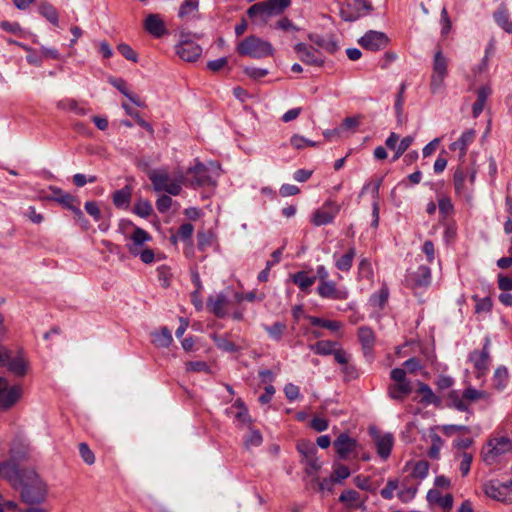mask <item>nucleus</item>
Masks as SVG:
<instances>
[{
	"mask_svg": "<svg viewBox=\"0 0 512 512\" xmlns=\"http://www.w3.org/2000/svg\"><path fill=\"white\" fill-rule=\"evenodd\" d=\"M148 178L156 192H165L172 196H177L182 191V186L186 183L185 175L182 170H177L173 175L165 168L154 169L148 172Z\"/></svg>",
	"mask_w": 512,
	"mask_h": 512,
	"instance_id": "obj_1",
	"label": "nucleus"
},
{
	"mask_svg": "<svg viewBox=\"0 0 512 512\" xmlns=\"http://www.w3.org/2000/svg\"><path fill=\"white\" fill-rule=\"evenodd\" d=\"M512 452V440L508 436L495 435L483 445L480 457L489 466L501 463Z\"/></svg>",
	"mask_w": 512,
	"mask_h": 512,
	"instance_id": "obj_2",
	"label": "nucleus"
},
{
	"mask_svg": "<svg viewBox=\"0 0 512 512\" xmlns=\"http://www.w3.org/2000/svg\"><path fill=\"white\" fill-rule=\"evenodd\" d=\"M476 178V169L473 166L461 163L453 174V186L455 194L468 204L473 201V186Z\"/></svg>",
	"mask_w": 512,
	"mask_h": 512,
	"instance_id": "obj_3",
	"label": "nucleus"
},
{
	"mask_svg": "<svg viewBox=\"0 0 512 512\" xmlns=\"http://www.w3.org/2000/svg\"><path fill=\"white\" fill-rule=\"evenodd\" d=\"M18 485L21 486L22 499L27 503H39L46 496V484L34 471H24Z\"/></svg>",
	"mask_w": 512,
	"mask_h": 512,
	"instance_id": "obj_4",
	"label": "nucleus"
},
{
	"mask_svg": "<svg viewBox=\"0 0 512 512\" xmlns=\"http://www.w3.org/2000/svg\"><path fill=\"white\" fill-rule=\"evenodd\" d=\"M236 51L242 56H249L255 59H261L274 54L272 44L257 36L250 35L240 41L236 46Z\"/></svg>",
	"mask_w": 512,
	"mask_h": 512,
	"instance_id": "obj_5",
	"label": "nucleus"
},
{
	"mask_svg": "<svg viewBox=\"0 0 512 512\" xmlns=\"http://www.w3.org/2000/svg\"><path fill=\"white\" fill-rule=\"evenodd\" d=\"M291 0H265L253 4L248 10L250 18H256L262 23H267L270 18L280 15L290 5Z\"/></svg>",
	"mask_w": 512,
	"mask_h": 512,
	"instance_id": "obj_6",
	"label": "nucleus"
},
{
	"mask_svg": "<svg viewBox=\"0 0 512 512\" xmlns=\"http://www.w3.org/2000/svg\"><path fill=\"white\" fill-rule=\"evenodd\" d=\"M483 491L491 499L512 503V479L507 482L488 481L484 484Z\"/></svg>",
	"mask_w": 512,
	"mask_h": 512,
	"instance_id": "obj_7",
	"label": "nucleus"
},
{
	"mask_svg": "<svg viewBox=\"0 0 512 512\" xmlns=\"http://www.w3.org/2000/svg\"><path fill=\"white\" fill-rule=\"evenodd\" d=\"M190 34L181 31L180 42L176 46L177 55L184 61L194 62L202 54V48L200 45L189 39Z\"/></svg>",
	"mask_w": 512,
	"mask_h": 512,
	"instance_id": "obj_8",
	"label": "nucleus"
},
{
	"mask_svg": "<svg viewBox=\"0 0 512 512\" xmlns=\"http://www.w3.org/2000/svg\"><path fill=\"white\" fill-rule=\"evenodd\" d=\"M50 190L52 191L53 195L48 199L56 201L63 205L65 208L71 210L77 221L86 222L84 215L79 208V201L76 197L70 193L64 192L62 189L57 187H50Z\"/></svg>",
	"mask_w": 512,
	"mask_h": 512,
	"instance_id": "obj_9",
	"label": "nucleus"
},
{
	"mask_svg": "<svg viewBox=\"0 0 512 512\" xmlns=\"http://www.w3.org/2000/svg\"><path fill=\"white\" fill-rule=\"evenodd\" d=\"M185 179L193 187L214 184L209 169L199 161H196L195 165L186 171Z\"/></svg>",
	"mask_w": 512,
	"mask_h": 512,
	"instance_id": "obj_10",
	"label": "nucleus"
},
{
	"mask_svg": "<svg viewBox=\"0 0 512 512\" xmlns=\"http://www.w3.org/2000/svg\"><path fill=\"white\" fill-rule=\"evenodd\" d=\"M22 394L21 386H9L7 380L0 377V410H6L15 405Z\"/></svg>",
	"mask_w": 512,
	"mask_h": 512,
	"instance_id": "obj_11",
	"label": "nucleus"
},
{
	"mask_svg": "<svg viewBox=\"0 0 512 512\" xmlns=\"http://www.w3.org/2000/svg\"><path fill=\"white\" fill-rule=\"evenodd\" d=\"M406 285L417 293L420 289L427 288L431 283V269L421 265L415 271H409L406 275Z\"/></svg>",
	"mask_w": 512,
	"mask_h": 512,
	"instance_id": "obj_12",
	"label": "nucleus"
},
{
	"mask_svg": "<svg viewBox=\"0 0 512 512\" xmlns=\"http://www.w3.org/2000/svg\"><path fill=\"white\" fill-rule=\"evenodd\" d=\"M334 447L339 458L347 460L351 456H358V442L351 438L348 434H340L334 441Z\"/></svg>",
	"mask_w": 512,
	"mask_h": 512,
	"instance_id": "obj_13",
	"label": "nucleus"
},
{
	"mask_svg": "<svg viewBox=\"0 0 512 512\" xmlns=\"http://www.w3.org/2000/svg\"><path fill=\"white\" fill-rule=\"evenodd\" d=\"M389 43L388 37L379 31L370 30L366 32L359 40L358 44L369 51H378L384 49Z\"/></svg>",
	"mask_w": 512,
	"mask_h": 512,
	"instance_id": "obj_14",
	"label": "nucleus"
},
{
	"mask_svg": "<svg viewBox=\"0 0 512 512\" xmlns=\"http://www.w3.org/2000/svg\"><path fill=\"white\" fill-rule=\"evenodd\" d=\"M340 211V206L334 201H327L322 207L317 209L312 217V223L315 226H322L331 223Z\"/></svg>",
	"mask_w": 512,
	"mask_h": 512,
	"instance_id": "obj_15",
	"label": "nucleus"
},
{
	"mask_svg": "<svg viewBox=\"0 0 512 512\" xmlns=\"http://www.w3.org/2000/svg\"><path fill=\"white\" fill-rule=\"evenodd\" d=\"M294 50L298 54L300 60L305 64L322 66L324 63L322 54L318 50L313 47H309L304 43L296 44L294 46Z\"/></svg>",
	"mask_w": 512,
	"mask_h": 512,
	"instance_id": "obj_16",
	"label": "nucleus"
},
{
	"mask_svg": "<svg viewBox=\"0 0 512 512\" xmlns=\"http://www.w3.org/2000/svg\"><path fill=\"white\" fill-rule=\"evenodd\" d=\"M317 293L321 298L332 300H346L348 298V291L337 287L334 281L319 283Z\"/></svg>",
	"mask_w": 512,
	"mask_h": 512,
	"instance_id": "obj_17",
	"label": "nucleus"
},
{
	"mask_svg": "<svg viewBox=\"0 0 512 512\" xmlns=\"http://www.w3.org/2000/svg\"><path fill=\"white\" fill-rule=\"evenodd\" d=\"M348 6L353 8L355 11L350 12L347 9L342 8L340 13L341 17L345 21H355L361 16L372 11V5L368 0H353Z\"/></svg>",
	"mask_w": 512,
	"mask_h": 512,
	"instance_id": "obj_18",
	"label": "nucleus"
},
{
	"mask_svg": "<svg viewBox=\"0 0 512 512\" xmlns=\"http://www.w3.org/2000/svg\"><path fill=\"white\" fill-rule=\"evenodd\" d=\"M152 239L151 235L140 227H135L132 234L129 236V243L127 244L128 251L137 256L141 252L144 244Z\"/></svg>",
	"mask_w": 512,
	"mask_h": 512,
	"instance_id": "obj_19",
	"label": "nucleus"
},
{
	"mask_svg": "<svg viewBox=\"0 0 512 512\" xmlns=\"http://www.w3.org/2000/svg\"><path fill=\"white\" fill-rule=\"evenodd\" d=\"M199 0H184L178 9V17L181 21L187 23L201 18L199 12Z\"/></svg>",
	"mask_w": 512,
	"mask_h": 512,
	"instance_id": "obj_20",
	"label": "nucleus"
},
{
	"mask_svg": "<svg viewBox=\"0 0 512 512\" xmlns=\"http://www.w3.org/2000/svg\"><path fill=\"white\" fill-rule=\"evenodd\" d=\"M371 435L375 441L378 455L387 459L393 446V435L390 433L381 435L376 429H371Z\"/></svg>",
	"mask_w": 512,
	"mask_h": 512,
	"instance_id": "obj_21",
	"label": "nucleus"
},
{
	"mask_svg": "<svg viewBox=\"0 0 512 512\" xmlns=\"http://www.w3.org/2000/svg\"><path fill=\"white\" fill-rule=\"evenodd\" d=\"M470 361L477 369L478 374H483L489 366L490 355H489V341L486 342L482 350H475L470 354Z\"/></svg>",
	"mask_w": 512,
	"mask_h": 512,
	"instance_id": "obj_22",
	"label": "nucleus"
},
{
	"mask_svg": "<svg viewBox=\"0 0 512 512\" xmlns=\"http://www.w3.org/2000/svg\"><path fill=\"white\" fill-rule=\"evenodd\" d=\"M427 501L431 505H437L445 512L451 510L453 506V496L451 494L442 495L437 489H430L427 493Z\"/></svg>",
	"mask_w": 512,
	"mask_h": 512,
	"instance_id": "obj_23",
	"label": "nucleus"
},
{
	"mask_svg": "<svg viewBox=\"0 0 512 512\" xmlns=\"http://www.w3.org/2000/svg\"><path fill=\"white\" fill-rule=\"evenodd\" d=\"M24 471H19L14 462L0 463V477L7 479L14 486H18Z\"/></svg>",
	"mask_w": 512,
	"mask_h": 512,
	"instance_id": "obj_24",
	"label": "nucleus"
},
{
	"mask_svg": "<svg viewBox=\"0 0 512 512\" xmlns=\"http://www.w3.org/2000/svg\"><path fill=\"white\" fill-rule=\"evenodd\" d=\"M145 30L154 37H161L166 33L163 20L158 14H149L144 21Z\"/></svg>",
	"mask_w": 512,
	"mask_h": 512,
	"instance_id": "obj_25",
	"label": "nucleus"
},
{
	"mask_svg": "<svg viewBox=\"0 0 512 512\" xmlns=\"http://www.w3.org/2000/svg\"><path fill=\"white\" fill-rule=\"evenodd\" d=\"M228 299L223 294L211 296L207 300L208 309L217 317H224L227 312Z\"/></svg>",
	"mask_w": 512,
	"mask_h": 512,
	"instance_id": "obj_26",
	"label": "nucleus"
},
{
	"mask_svg": "<svg viewBox=\"0 0 512 512\" xmlns=\"http://www.w3.org/2000/svg\"><path fill=\"white\" fill-rule=\"evenodd\" d=\"M358 338L364 354L370 355L376 340L374 331L368 326H361L358 329Z\"/></svg>",
	"mask_w": 512,
	"mask_h": 512,
	"instance_id": "obj_27",
	"label": "nucleus"
},
{
	"mask_svg": "<svg viewBox=\"0 0 512 512\" xmlns=\"http://www.w3.org/2000/svg\"><path fill=\"white\" fill-rule=\"evenodd\" d=\"M411 391V383H392L387 389L389 397L398 401H403Z\"/></svg>",
	"mask_w": 512,
	"mask_h": 512,
	"instance_id": "obj_28",
	"label": "nucleus"
},
{
	"mask_svg": "<svg viewBox=\"0 0 512 512\" xmlns=\"http://www.w3.org/2000/svg\"><path fill=\"white\" fill-rule=\"evenodd\" d=\"M475 138L474 130H467L462 133L461 137L450 145V150L460 151V159L466 154L468 146L473 142Z\"/></svg>",
	"mask_w": 512,
	"mask_h": 512,
	"instance_id": "obj_29",
	"label": "nucleus"
},
{
	"mask_svg": "<svg viewBox=\"0 0 512 512\" xmlns=\"http://www.w3.org/2000/svg\"><path fill=\"white\" fill-rule=\"evenodd\" d=\"M339 501L348 508H361L364 504V500L361 499L360 494L352 489L343 491L339 497Z\"/></svg>",
	"mask_w": 512,
	"mask_h": 512,
	"instance_id": "obj_30",
	"label": "nucleus"
},
{
	"mask_svg": "<svg viewBox=\"0 0 512 512\" xmlns=\"http://www.w3.org/2000/svg\"><path fill=\"white\" fill-rule=\"evenodd\" d=\"M236 408L237 412L235 414V419L240 427H250L252 420L248 413L246 406L244 405L241 399H237L235 403L231 407Z\"/></svg>",
	"mask_w": 512,
	"mask_h": 512,
	"instance_id": "obj_31",
	"label": "nucleus"
},
{
	"mask_svg": "<svg viewBox=\"0 0 512 512\" xmlns=\"http://www.w3.org/2000/svg\"><path fill=\"white\" fill-rule=\"evenodd\" d=\"M132 196V190L130 187L125 186L124 188L117 190L112 195L113 204L117 208H127L130 204Z\"/></svg>",
	"mask_w": 512,
	"mask_h": 512,
	"instance_id": "obj_32",
	"label": "nucleus"
},
{
	"mask_svg": "<svg viewBox=\"0 0 512 512\" xmlns=\"http://www.w3.org/2000/svg\"><path fill=\"white\" fill-rule=\"evenodd\" d=\"M491 94V89L488 86H482L477 90V100L473 104V116L478 117L486 104L488 96Z\"/></svg>",
	"mask_w": 512,
	"mask_h": 512,
	"instance_id": "obj_33",
	"label": "nucleus"
},
{
	"mask_svg": "<svg viewBox=\"0 0 512 512\" xmlns=\"http://www.w3.org/2000/svg\"><path fill=\"white\" fill-rule=\"evenodd\" d=\"M494 20L507 33H512V21L509 19V13L504 6H500L494 12Z\"/></svg>",
	"mask_w": 512,
	"mask_h": 512,
	"instance_id": "obj_34",
	"label": "nucleus"
},
{
	"mask_svg": "<svg viewBox=\"0 0 512 512\" xmlns=\"http://www.w3.org/2000/svg\"><path fill=\"white\" fill-rule=\"evenodd\" d=\"M291 279L302 291H306L316 281L315 276H309L306 271H299L291 275Z\"/></svg>",
	"mask_w": 512,
	"mask_h": 512,
	"instance_id": "obj_35",
	"label": "nucleus"
},
{
	"mask_svg": "<svg viewBox=\"0 0 512 512\" xmlns=\"http://www.w3.org/2000/svg\"><path fill=\"white\" fill-rule=\"evenodd\" d=\"M356 256V250L354 247L348 249V251L341 257L335 260V267L343 272H348L351 267L353 260Z\"/></svg>",
	"mask_w": 512,
	"mask_h": 512,
	"instance_id": "obj_36",
	"label": "nucleus"
},
{
	"mask_svg": "<svg viewBox=\"0 0 512 512\" xmlns=\"http://www.w3.org/2000/svg\"><path fill=\"white\" fill-rule=\"evenodd\" d=\"M39 13L53 25H58L59 16L57 10L50 3L42 2L39 5Z\"/></svg>",
	"mask_w": 512,
	"mask_h": 512,
	"instance_id": "obj_37",
	"label": "nucleus"
},
{
	"mask_svg": "<svg viewBox=\"0 0 512 512\" xmlns=\"http://www.w3.org/2000/svg\"><path fill=\"white\" fill-rule=\"evenodd\" d=\"M153 343L158 347H168L172 341V335L169 329L163 327L159 332H155L152 334Z\"/></svg>",
	"mask_w": 512,
	"mask_h": 512,
	"instance_id": "obj_38",
	"label": "nucleus"
},
{
	"mask_svg": "<svg viewBox=\"0 0 512 512\" xmlns=\"http://www.w3.org/2000/svg\"><path fill=\"white\" fill-rule=\"evenodd\" d=\"M336 345L337 344L335 342L329 340H321L313 345H310L309 347L312 351H314V353L318 355H330L333 354Z\"/></svg>",
	"mask_w": 512,
	"mask_h": 512,
	"instance_id": "obj_39",
	"label": "nucleus"
},
{
	"mask_svg": "<svg viewBox=\"0 0 512 512\" xmlns=\"http://www.w3.org/2000/svg\"><path fill=\"white\" fill-rule=\"evenodd\" d=\"M57 107L62 110L73 111L77 115H86L88 110L84 107L79 106L74 99H64L57 103Z\"/></svg>",
	"mask_w": 512,
	"mask_h": 512,
	"instance_id": "obj_40",
	"label": "nucleus"
},
{
	"mask_svg": "<svg viewBox=\"0 0 512 512\" xmlns=\"http://www.w3.org/2000/svg\"><path fill=\"white\" fill-rule=\"evenodd\" d=\"M308 320L314 326H320L331 331H338L342 327V323L335 320H325L315 316H308Z\"/></svg>",
	"mask_w": 512,
	"mask_h": 512,
	"instance_id": "obj_41",
	"label": "nucleus"
},
{
	"mask_svg": "<svg viewBox=\"0 0 512 512\" xmlns=\"http://www.w3.org/2000/svg\"><path fill=\"white\" fill-rule=\"evenodd\" d=\"M508 370L506 367H498L493 375V384L496 389L503 390L508 383Z\"/></svg>",
	"mask_w": 512,
	"mask_h": 512,
	"instance_id": "obj_42",
	"label": "nucleus"
},
{
	"mask_svg": "<svg viewBox=\"0 0 512 512\" xmlns=\"http://www.w3.org/2000/svg\"><path fill=\"white\" fill-rule=\"evenodd\" d=\"M488 396L489 395L486 391L477 390L472 387L465 389L463 392V397L466 399L468 404L479 400H486L488 399Z\"/></svg>",
	"mask_w": 512,
	"mask_h": 512,
	"instance_id": "obj_43",
	"label": "nucleus"
},
{
	"mask_svg": "<svg viewBox=\"0 0 512 512\" xmlns=\"http://www.w3.org/2000/svg\"><path fill=\"white\" fill-rule=\"evenodd\" d=\"M6 365L8 366L10 371H12L13 373H15L18 376L25 375V373L27 371V363L21 357L16 358V359L10 358L9 362Z\"/></svg>",
	"mask_w": 512,
	"mask_h": 512,
	"instance_id": "obj_44",
	"label": "nucleus"
},
{
	"mask_svg": "<svg viewBox=\"0 0 512 512\" xmlns=\"http://www.w3.org/2000/svg\"><path fill=\"white\" fill-rule=\"evenodd\" d=\"M193 231L194 227L191 223H184L179 227L177 234L171 237V241L174 244H176L178 239L190 241Z\"/></svg>",
	"mask_w": 512,
	"mask_h": 512,
	"instance_id": "obj_45",
	"label": "nucleus"
},
{
	"mask_svg": "<svg viewBox=\"0 0 512 512\" xmlns=\"http://www.w3.org/2000/svg\"><path fill=\"white\" fill-rule=\"evenodd\" d=\"M433 73L447 75V59L441 51H437L434 55Z\"/></svg>",
	"mask_w": 512,
	"mask_h": 512,
	"instance_id": "obj_46",
	"label": "nucleus"
},
{
	"mask_svg": "<svg viewBox=\"0 0 512 512\" xmlns=\"http://www.w3.org/2000/svg\"><path fill=\"white\" fill-rule=\"evenodd\" d=\"M290 144L296 150H301L306 147H316L317 146L316 142L306 139L305 137H303L299 134H294L291 136Z\"/></svg>",
	"mask_w": 512,
	"mask_h": 512,
	"instance_id": "obj_47",
	"label": "nucleus"
},
{
	"mask_svg": "<svg viewBox=\"0 0 512 512\" xmlns=\"http://www.w3.org/2000/svg\"><path fill=\"white\" fill-rule=\"evenodd\" d=\"M302 463L305 465V471L308 475H313L321 468V462L317 458L316 454L302 459Z\"/></svg>",
	"mask_w": 512,
	"mask_h": 512,
	"instance_id": "obj_48",
	"label": "nucleus"
},
{
	"mask_svg": "<svg viewBox=\"0 0 512 512\" xmlns=\"http://www.w3.org/2000/svg\"><path fill=\"white\" fill-rule=\"evenodd\" d=\"M388 295V288L383 286L378 293L371 296V305L379 309H382L388 300Z\"/></svg>",
	"mask_w": 512,
	"mask_h": 512,
	"instance_id": "obj_49",
	"label": "nucleus"
},
{
	"mask_svg": "<svg viewBox=\"0 0 512 512\" xmlns=\"http://www.w3.org/2000/svg\"><path fill=\"white\" fill-rule=\"evenodd\" d=\"M457 457L460 460L459 470H460L462 476H467L470 471L471 463L473 460V455L471 453L464 451V452H460L457 455Z\"/></svg>",
	"mask_w": 512,
	"mask_h": 512,
	"instance_id": "obj_50",
	"label": "nucleus"
},
{
	"mask_svg": "<svg viewBox=\"0 0 512 512\" xmlns=\"http://www.w3.org/2000/svg\"><path fill=\"white\" fill-rule=\"evenodd\" d=\"M449 401L450 405L459 411H468L469 409L466 399L463 396L460 397L456 391H452L449 394Z\"/></svg>",
	"mask_w": 512,
	"mask_h": 512,
	"instance_id": "obj_51",
	"label": "nucleus"
},
{
	"mask_svg": "<svg viewBox=\"0 0 512 512\" xmlns=\"http://www.w3.org/2000/svg\"><path fill=\"white\" fill-rule=\"evenodd\" d=\"M418 491L417 486H402V488L398 491L397 496L399 500L403 503H408L414 499Z\"/></svg>",
	"mask_w": 512,
	"mask_h": 512,
	"instance_id": "obj_52",
	"label": "nucleus"
},
{
	"mask_svg": "<svg viewBox=\"0 0 512 512\" xmlns=\"http://www.w3.org/2000/svg\"><path fill=\"white\" fill-rule=\"evenodd\" d=\"M418 392L422 395V402L425 404H433L438 401L432 389L425 383H420Z\"/></svg>",
	"mask_w": 512,
	"mask_h": 512,
	"instance_id": "obj_53",
	"label": "nucleus"
},
{
	"mask_svg": "<svg viewBox=\"0 0 512 512\" xmlns=\"http://www.w3.org/2000/svg\"><path fill=\"white\" fill-rule=\"evenodd\" d=\"M152 205L148 200L140 199L134 206V211L140 217L146 218L152 213Z\"/></svg>",
	"mask_w": 512,
	"mask_h": 512,
	"instance_id": "obj_54",
	"label": "nucleus"
},
{
	"mask_svg": "<svg viewBox=\"0 0 512 512\" xmlns=\"http://www.w3.org/2000/svg\"><path fill=\"white\" fill-rule=\"evenodd\" d=\"M429 471V463L427 461L421 460L415 463L412 469V477L418 479H424L427 477Z\"/></svg>",
	"mask_w": 512,
	"mask_h": 512,
	"instance_id": "obj_55",
	"label": "nucleus"
},
{
	"mask_svg": "<svg viewBox=\"0 0 512 512\" xmlns=\"http://www.w3.org/2000/svg\"><path fill=\"white\" fill-rule=\"evenodd\" d=\"M399 488V481L397 479H389L386 486L380 491V495L385 500H391L394 497V492Z\"/></svg>",
	"mask_w": 512,
	"mask_h": 512,
	"instance_id": "obj_56",
	"label": "nucleus"
},
{
	"mask_svg": "<svg viewBox=\"0 0 512 512\" xmlns=\"http://www.w3.org/2000/svg\"><path fill=\"white\" fill-rule=\"evenodd\" d=\"M350 476V470L343 464H337L334 466L333 473L331 475V481L341 482L342 480Z\"/></svg>",
	"mask_w": 512,
	"mask_h": 512,
	"instance_id": "obj_57",
	"label": "nucleus"
},
{
	"mask_svg": "<svg viewBox=\"0 0 512 512\" xmlns=\"http://www.w3.org/2000/svg\"><path fill=\"white\" fill-rule=\"evenodd\" d=\"M362 120L361 115H357L354 117H346L343 121L340 128V131H352L355 132L356 128L360 125Z\"/></svg>",
	"mask_w": 512,
	"mask_h": 512,
	"instance_id": "obj_58",
	"label": "nucleus"
},
{
	"mask_svg": "<svg viewBox=\"0 0 512 512\" xmlns=\"http://www.w3.org/2000/svg\"><path fill=\"white\" fill-rule=\"evenodd\" d=\"M263 437L259 430L251 429L250 433L246 437L244 444L246 448L258 447L262 444Z\"/></svg>",
	"mask_w": 512,
	"mask_h": 512,
	"instance_id": "obj_59",
	"label": "nucleus"
},
{
	"mask_svg": "<svg viewBox=\"0 0 512 512\" xmlns=\"http://www.w3.org/2000/svg\"><path fill=\"white\" fill-rule=\"evenodd\" d=\"M213 340H214L215 345L223 351L234 352L237 350L235 343H233L232 341H230L227 338L213 335Z\"/></svg>",
	"mask_w": 512,
	"mask_h": 512,
	"instance_id": "obj_60",
	"label": "nucleus"
},
{
	"mask_svg": "<svg viewBox=\"0 0 512 512\" xmlns=\"http://www.w3.org/2000/svg\"><path fill=\"white\" fill-rule=\"evenodd\" d=\"M269 336L274 340H280L286 330V325L282 322H276L270 327L265 328Z\"/></svg>",
	"mask_w": 512,
	"mask_h": 512,
	"instance_id": "obj_61",
	"label": "nucleus"
},
{
	"mask_svg": "<svg viewBox=\"0 0 512 512\" xmlns=\"http://www.w3.org/2000/svg\"><path fill=\"white\" fill-rule=\"evenodd\" d=\"M79 454L82 458V460L87 464V465H93L95 463V455L93 453V451L89 448V446L82 442L79 444Z\"/></svg>",
	"mask_w": 512,
	"mask_h": 512,
	"instance_id": "obj_62",
	"label": "nucleus"
},
{
	"mask_svg": "<svg viewBox=\"0 0 512 512\" xmlns=\"http://www.w3.org/2000/svg\"><path fill=\"white\" fill-rule=\"evenodd\" d=\"M472 299L476 302V313L489 312L492 309V300L490 297L479 298L474 295Z\"/></svg>",
	"mask_w": 512,
	"mask_h": 512,
	"instance_id": "obj_63",
	"label": "nucleus"
},
{
	"mask_svg": "<svg viewBox=\"0 0 512 512\" xmlns=\"http://www.w3.org/2000/svg\"><path fill=\"white\" fill-rule=\"evenodd\" d=\"M118 51L121 53L123 57L132 62L138 61L137 53L132 49V47L126 43H121L117 46Z\"/></svg>",
	"mask_w": 512,
	"mask_h": 512,
	"instance_id": "obj_64",
	"label": "nucleus"
}]
</instances>
